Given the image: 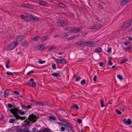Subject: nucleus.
I'll list each match as a JSON object with an SVG mask.
<instances>
[{
  "instance_id": "nucleus-14",
  "label": "nucleus",
  "mask_w": 132,
  "mask_h": 132,
  "mask_svg": "<svg viewBox=\"0 0 132 132\" xmlns=\"http://www.w3.org/2000/svg\"><path fill=\"white\" fill-rule=\"evenodd\" d=\"M84 43V42L83 41L81 40L79 42H78L76 43H75V44L76 45H81L82 44H83Z\"/></svg>"
},
{
  "instance_id": "nucleus-42",
  "label": "nucleus",
  "mask_w": 132,
  "mask_h": 132,
  "mask_svg": "<svg viewBox=\"0 0 132 132\" xmlns=\"http://www.w3.org/2000/svg\"><path fill=\"white\" fill-rule=\"evenodd\" d=\"M97 78V77L95 75L93 77V80L94 81H96V79Z\"/></svg>"
},
{
  "instance_id": "nucleus-17",
  "label": "nucleus",
  "mask_w": 132,
  "mask_h": 132,
  "mask_svg": "<svg viewBox=\"0 0 132 132\" xmlns=\"http://www.w3.org/2000/svg\"><path fill=\"white\" fill-rule=\"evenodd\" d=\"M56 119V118L53 116H50L49 117V120L50 121L54 120Z\"/></svg>"
},
{
  "instance_id": "nucleus-44",
  "label": "nucleus",
  "mask_w": 132,
  "mask_h": 132,
  "mask_svg": "<svg viewBox=\"0 0 132 132\" xmlns=\"http://www.w3.org/2000/svg\"><path fill=\"white\" fill-rule=\"evenodd\" d=\"M81 79V78L80 77H77L76 79V81H79V80H80V79Z\"/></svg>"
},
{
  "instance_id": "nucleus-37",
  "label": "nucleus",
  "mask_w": 132,
  "mask_h": 132,
  "mask_svg": "<svg viewBox=\"0 0 132 132\" xmlns=\"http://www.w3.org/2000/svg\"><path fill=\"white\" fill-rule=\"evenodd\" d=\"M56 48V47L55 46H53L52 47H50L48 48V50L49 51L51 50L52 49H55Z\"/></svg>"
},
{
  "instance_id": "nucleus-20",
  "label": "nucleus",
  "mask_w": 132,
  "mask_h": 132,
  "mask_svg": "<svg viewBox=\"0 0 132 132\" xmlns=\"http://www.w3.org/2000/svg\"><path fill=\"white\" fill-rule=\"evenodd\" d=\"M58 5L60 7H61L62 8H65L66 7V6L64 4L62 3H59Z\"/></svg>"
},
{
  "instance_id": "nucleus-30",
  "label": "nucleus",
  "mask_w": 132,
  "mask_h": 132,
  "mask_svg": "<svg viewBox=\"0 0 132 132\" xmlns=\"http://www.w3.org/2000/svg\"><path fill=\"white\" fill-rule=\"evenodd\" d=\"M127 59H125L123 60L120 62V64H121L122 63H123L125 62H126L127 61Z\"/></svg>"
},
{
  "instance_id": "nucleus-54",
  "label": "nucleus",
  "mask_w": 132,
  "mask_h": 132,
  "mask_svg": "<svg viewBox=\"0 0 132 132\" xmlns=\"http://www.w3.org/2000/svg\"><path fill=\"white\" fill-rule=\"evenodd\" d=\"M100 66L101 67H103V64L102 62H101L99 64Z\"/></svg>"
},
{
  "instance_id": "nucleus-33",
  "label": "nucleus",
  "mask_w": 132,
  "mask_h": 132,
  "mask_svg": "<svg viewBox=\"0 0 132 132\" xmlns=\"http://www.w3.org/2000/svg\"><path fill=\"white\" fill-rule=\"evenodd\" d=\"M15 120V119L11 118L9 120V122L11 123H13L14 121Z\"/></svg>"
},
{
  "instance_id": "nucleus-12",
  "label": "nucleus",
  "mask_w": 132,
  "mask_h": 132,
  "mask_svg": "<svg viewBox=\"0 0 132 132\" xmlns=\"http://www.w3.org/2000/svg\"><path fill=\"white\" fill-rule=\"evenodd\" d=\"M39 132H52L50 129L47 128H45L44 130H41Z\"/></svg>"
},
{
  "instance_id": "nucleus-21",
  "label": "nucleus",
  "mask_w": 132,
  "mask_h": 132,
  "mask_svg": "<svg viewBox=\"0 0 132 132\" xmlns=\"http://www.w3.org/2000/svg\"><path fill=\"white\" fill-rule=\"evenodd\" d=\"M9 93V92L8 90H6L4 91V96L6 97L8 95Z\"/></svg>"
},
{
  "instance_id": "nucleus-16",
  "label": "nucleus",
  "mask_w": 132,
  "mask_h": 132,
  "mask_svg": "<svg viewBox=\"0 0 132 132\" xmlns=\"http://www.w3.org/2000/svg\"><path fill=\"white\" fill-rule=\"evenodd\" d=\"M39 38V36H36L34 37L31 40V42L32 43H33L35 42V41H36Z\"/></svg>"
},
{
  "instance_id": "nucleus-56",
  "label": "nucleus",
  "mask_w": 132,
  "mask_h": 132,
  "mask_svg": "<svg viewBox=\"0 0 132 132\" xmlns=\"http://www.w3.org/2000/svg\"><path fill=\"white\" fill-rule=\"evenodd\" d=\"M24 132H30V131H29L27 128H25L24 130Z\"/></svg>"
},
{
  "instance_id": "nucleus-15",
  "label": "nucleus",
  "mask_w": 132,
  "mask_h": 132,
  "mask_svg": "<svg viewBox=\"0 0 132 132\" xmlns=\"http://www.w3.org/2000/svg\"><path fill=\"white\" fill-rule=\"evenodd\" d=\"M30 16L32 19L36 21H38L39 20V19L37 17L35 16L33 14H31L30 15Z\"/></svg>"
},
{
  "instance_id": "nucleus-39",
  "label": "nucleus",
  "mask_w": 132,
  "mask_h": 132,
  "mask_svg": "<svg viewBox=\"0 0 132 132\" xmlns=\"http://www.w3.org/2000/svg\"><path fill=\"white\" fill-rule=\"evenodd\" d=\"M73 107L76 108L77 110L79 109V107L78 105L76 104L73 105Z\"/></svg>"
},
{
  "instance_id": "nucleus-48",
  "label": "nucleus",
  "mask_w": 132,
  "mask_h": 132,
  "mask_svg": "<svg viewBox=\"0 0 132 132\" xmlns=\"http://www.w3.org/2000/svg\"><path fill=\"white\" fill-rule=\"evenodd\" d=\"M129 24H130V25L132 24V19L129 20L128 22Z\"/></svg>"
},
{
  "instance_id": "nucleus-9",
  "label": "nucleus",
  "mask_w": 132,
  "mask_h": 132,
  "mask_svg": "<svg viewBox=\"0 0 132 132\" xmlns=\"http://www.w3.org/2000/svg\"><path fill=\"white\" fill-rule=\"evenodd\" d=\"M123 123L126 125H130L131 124V121L129 119H124L123 120Z\"/></svg>"
},
{
  "instance_id": "nucleus-19",
  "label": "nucleus",
  "mask_w": 132,
  "mask_h": 132,
  "mask_svg": "<svg viewBox=\"0 0 132 132\" xmlns=\"http://www.w3.org/2000/svg\"><path fill=\"white\" fill-rule=\"evenodd\" d=\"M102 49L101 48H97L95 50V52L97 53H100Z\"/></svg>"
},
{
  "instance_id": "nucleus-35",
  "label": "nucleus",
  "mask_w": 132,
  "mask_h": 132,
  "mask_svg": "<svg viewBox=\"0 0 132 132\" xmlns=\"http://www.w3.org/2000/svg\"><path fill=\"white\" fill-rule=\"evenodd\" d=\"M126 108V106L124 105H123L121 106V109L122 111H124L125 109Z\"/></svg>"
},
{
  "instance_id": "nucleus-10",
  "label": "nucleus",
  "mask_w": 132,
  "mask_h": 132,
  "mask_svg": "<svg viewBox=\"0 0 132 132\" xmlns=\"http://www.w3.org/2000/svg\"><path fill=\"white\" fill-rule=\"evenodd\" d=\"M21 16L23 20H25L29 21L30 20L29 17L28 16H26L23 15H21Z\"/></svg>"
},
{
  "instance_id": "nucleus-40",
  "label": "nucleus",
  "mask_w": 132,
  "mask_h": 132,
  "mask_svg": "<svg viewBox=\"0 0 132 132\" xmlns=\"http://www.w3.org/2000/svg\"><path fill=\"white\" fill-rule=\"evenodd\" d=\"M107 52L109 53H110L111 52V48L110 47L107 50Z\"/></svg>"
},
{
  "instance_id": "nucleus-41",
  "label": "nucleus",
  "mask_w": 132,
  "mask_h": 132,
  "mask_svg": "<svg viewBox=\"0 0 132 132\" xmlns=\"http://www.w3.org/2000/svg\"><path fill=\"white\" fill-rule=\"evenodd\" d=\"M93 42L92 41H89L88 42H86V43L88 44H93Z\"/></svg>"
},
{
  "instance_id": "nucleus-55",
  "label": "nucleus",
  "mask_w": 132,
  "mask_h": 132,
  "mask_svg": "<svg viewBox=\"0 0 132 132\" xmlns=\"http://www.w3.org/2000/svg\"><path fill=\"white\" fill-rule=\"evenodd\" d=\"M130 43V42H125L124 43V44L125 45H129Z\"/></svg>"
},
{
  "instance_id": "nucleus-13",
  "label": "nucleus",
  "mask_w": 132,
  "mask_h": 132,
  "mask_svg": "<svg viewBox=\"0 0 132 132\" xmlns=\"http://www.w3.org/2000/svg\"><path fill=\"white\" fill-rule=\"evenodd\" d=\"M129 0H122L121 3V5H125L129 1Z\"/></svg>"
},
{
  "instance_id": "nucleus-5",
  "label": "nucleus",
  "mask_w": 132,
  "mask_h": 132,
  "mask_svg": "<svg viewBox=\"0 0 132 132\" xmlns=\"http://www.w3.org/2000/svg\"><path fill=\"white\" fill-rule=\"evenodd\" d=\"M56 61L58 63L61 64L65 63L67 61V60L65 58H62L61 59H56Z\"/></svg>"
},
{
  "instance_id": "nucleus-6",
  "label": "nucleus",
  "mask_w": 132,
  "mask_h": 132,
  "mask_svg": "<svg viewBox=\"0 0 132 132\" xmlns=\"http://www.w3.org/2000/svg\"><path fill=\"white\" fill-rule=\"evenodd\" d=\"M130 26V24H129L128 22L125 23L123 24L122 29L123 30H125Z\"/></svg>"
},
{
  "instance_id": "nucleus-26",
  "label": "nucleus",
  "mask_w": 132,
  "mask_h": 132,
  "mask_svg": "<svg viewBox=\"0 0 132 132\" xmlns=\"http://www.w3.org/2000/svg\"><path fill=\"white\" fill-rule=\"evenodd\" d=\"M13 73L12 72H11L10 71H7V72L6 74L10 76V75H14V73Z\"/></svg>"
},
{
  "instance_id": "nucleus-23",
  "label": "nucleus",
  "mask_w": 132,
  "mask_h": 132,
  "mask_svg": "<svg viewBox=\"0 0 132 132\" xmlns=\"http://www.w3.org/2000/svg\"><path fill=\"white\" fill-rule=\"evenodd\" d=\"M76 36H72L68 38V39L69 40H71L76 38Z\"/></svg>"
},
{
  "instance_id": "nucleus-1",
  "label": "nucleus",
  "mask_w": 132,
  "mask_h": 132,
  "mask_svg": "<svg viewBox=\"0 0 132 132\" xmlns=\"http://www.w3.org/2000/svg\"><path fill=\"white\" fill-rule=\"evenodd\" d=\"M10 111L11 113L14 115L17 119L24 120L25 119L24 117L20 116L18 115L17 113H18L21 115H23L25 113L24 112L20 110H18L17 108L12 109L10 110Z\"/></svg>"
},
{
  "instance_id": "nucleus-49",
  "label": "nucleus",
  "mask_w": 132,
  "mask_h": 132,
  "mask_svg": "<svg viewBox=\"0 0 132 132\" xmlns=\"http://www.w3.org/2000/svg\"><path fill=\"white\" fill-rule=\"evenodd\" d=\"M96 26L94 25L92 27H91L89 28V29H95L96 28Z\"/></svg>"
},
{
  "instance_id": "nucleus-64",
  "label": "nucleus",
  "mask_w": 132,
  "mask_h": 132,
  "mask_svg": "<svg viewBox=\"0 0 132 132\" xmlns=\"http://www.w3.org/2000/svg\"><path fill=\"white\" fill-rule=\"evenodd\" d=\"M131 48H132V47L131 46H129L127 47V49H131Z\"/></svg>"
},
{
  "instance_id": "nucleus-59",
  "label": "nucleus",
  "mask_w": 132,
  "mask_h": 132,
  "mask_svg": "<svg viewBox=\"0 0 132 132\" xmlns=\"http://www.w3.org/2000/svg\"><path fill=\"white\" fill-rule=\"evenodd\" d=\"M9 64H6L5 67L7 69H8L9 68V67L8 65Z\"/></svg>"
},
{
  "instance_id": "nucleus-28",
  "label": "nucleus",
  "mask_w": 132,
  "mask_h": 132,
  "mask_svg": "<svg viewBox=\"0 0 132 132\" xmlns=\"http://www.w3.org/2000/svg\"><path fill=\"white\" fill-rule=\"evenodd\" d=\"M39 4L40 5H46V3L42 1H40L39 2Z\"/></svg>"
},
{
  "instance_id": "nucleus-38",
  "label": "nucleus",
  "mask_w": 132,
  "mask_h": 132,
  "mask_svg": "<svg viewBox=\"0 0 132 132\" xmlns=\"http://www.w3.org/2000/svg\"><path fill=\"white\" fill-rule=\"evenodd\" d=\"M77 122L79 123H82V120L80 119H78L77 120Z\"/></svg>"
},
{
  "instance_id": "nucleus-52",
  "label": "nucleus",
  "mask_w": 132,
  "mask_h": 132,
  "mask_svg": "<svg viewBox=\"0 0 132 132\" xmlns=\"http://www.w3.org/2000/svg\"><path fill=\"white\" fill-rule=\"evenodd\" d=\"M116 111L117 113L119 114H120L121 113V112L117 110H116Z\"/></svg>"
},
{
  "instance_id": "nucleus-18",
  "label": "nucleus",
  "mask_w": 132,
  "mask_h": 132,
  "mask_svg": "<svg viewBox=\"0 0 132 132\" xmlns=\"http://www.w3.org/2000/svg\"><path fill=\"white\" fill-rule=\"evenodd\" d=\"M61 36L62 37H67L68 36V34L65 33H63L61 34Z\"/></svg>"
},
{
  "instance_id": "nucleus-46",
  "label": "nucleus",
  "mask_w": 132,
  "mask_h": 132,
  "mask_svg": "<svg viewBox=\"0 0 132 132\" xmlns=\"http://www.w3.org/2000/svg\"><path fill=\"white\" fill-rule=\"evenodd\" d=\"M34 72V70H31L30 71H29L27 73V74L28 75H30L31 73H32Z\"/></svg>"
},
{
  "instance_id": "nucleus-11",
  "label": "nucleus",
  "mask_w": 132,
  "mask_h": 132,
  "mask_svg": "<svg viewBox=\"0 0 132 132\" xmlns=\"http://www.w3.org/2000/svg\"><path fill=\"white\" fill-rule=\"evenodd\" d=\"M44 47V45H38L36 47V49L40 50L43 49Z\"/></svg>"
},
{
  "instance_id": "nucleus-8",
  "label": "nucleus",
  "mask_w": 132,
  "mask_h": 132,
  "mask_svg": "<svg viewBox=\"0 0 132 132\" xmlns=\"http://www.w3.org/2000/svg\"><path fill=\"white\" fill-rule=\"evenodd\" d=\"M67 129V131L68 132H72L73 131V128L71 124L68 125Z\"/></svg>"
},
{
  "instance_id": "nucleus-4",
  "label": "nucleus",
  "mask_w": 132,
  "mask_h": 132,
  "mask_svg": "<svg viewBox=\"0 0 132 132\" xmlns=\"http://www.w3.org/2000/svg\"><path fill=\"white\" fill-rule=\"evenodd\" d=\"M24 38V36L23 35H20L18 36L16 38L17 41L16 42L18 44L22 41Z\"/></svg>"
},
{
  "instance_id": "nucleus-29",
  "label": "nucleus",
  "mask_w": 132,
  "mask_h": 132,
  "mask_svg": "<svg viewBox=\"0 0 132 132\" xmlns=\"http://www.w3.org/2000/svg\"><path fill=\"white\" fill-rule=\"evenodd\" d=\"M117 78L120 80H121L123 79V78L120 75L118 74L117 75Z\"/></svg>"
},
{
  "instance_id": "nucleus-51",
  "label": "nucleus",
  "mask_w": 132,
  "mask_h": 132,
  "mask_svg": "<svg viewBox=\"0 0 132 132\" xmlns=\"http://www.w3.org/2000/svg\"><path fill=\"white\" fill-rule=\"evenodd\" d=\"M40 106H43L44 105V104L43 103L40 102L38 104Z\"/></svg>"
},
{
  "instance_id": "nucleus-61",
  "label": "nucleus",
  "mask_w": 132,
  "mask_h": 132,
  "mask_svg": "<svg viewBox=\"0 0 132 132\" xmlns=\"http://www.w3.org/2000/svg\"><path fill=\"white\" fill-rule=\"evenodd\" d=\"M132 31V28H130L128 30V32H130Z\"/></svg>"
},
{
  "instance_id": "nucleus-24",
  "label": "nucleus",
  "mask_w": 132,
  "mask_h": 132,
  "mask_svg": "<svg viewBox=\"0 0 132 132\" xmlns=\"http://www.w3.org/2000/svg\"><path fill=\"white\" fill-rule=\"evenodd\" d=\"M47 38V36H46L42 37L41 38V40L42 42H44L45 40H46Z\"/></svg>"
},
{
  "instance_id": "nucleus-31",
  "label": "nucleus",
  "mask_w": 132,
  "mask_h": 132,
  "mask_svg": "<svg viewBox=\"0 0 132 132\" xmlns=\"http://www.w3.org/2000/svg\"><path fill=\"white\" fill-rule=\"evenodd\" d=\"M100 102L101 104V107H103L104 106V101L102 100H100Z\"/></svg>"
},
{
  "instance_id": "nucleus-7",
  "label": "nucleus",
  "mask_w": 132,
  "mask_h": 132,
  "mask_svg": "<svg viewBox=\"0 0 132 132\" xmlns=\"http://www.w3.org/2000/svg\"><path fill=\"white\" fill-rule=\"evenodd\" d=\"M29 83L30 85L34 87H35L36 86L35 83L34 81V79L33 78H31L30 79V81L29 82Z\"/></svg>"
},
{
  "instance_id": "nucleus-2",
  "label": "nucleus",
  "mask_w": 132,
  "mask_h": 132,
  "mask_svg": "<svg viewBox=\"0 0 132 132\" xmlns=\"http://www.w3.org/2000/svg\"><path fill=\"white\" fill-rule=\"evenodd\" d=\"M37 118H38V117H36L35 115H30L28 119H27L25 121V125L27 126L30 125V122L31 121V122H35L36 121V120L37 119Z\"/></svg>"
},
{
  "instance_id": "nucleus-57",
  "label": "nucleus",
  "mask_w": 132,
  "mask_h": 132,
  "mask_svg": "<svg viewBox=\"0 0 132 132\" xmlns=\"http://www.w3.org/2000/svg\"><path fill=\"white\" fill-rule=\"evenodd\" d=\"M70 125V124H68V123H65L63 124V126L67 127H68V125Z\"/></svg>"
},
{
  "instance_id": "nucleus-36",
  "label": "nucleus",
  "mask_w": 132,
  "mask_h": 132,
  "mask_svg": "<svg viewBox=\"0 0 132 132\" xmlns=\"http://www.w3.org/2000/svg\"><path fill=\"white\" fill-rule=\"evenodd\" d=\"M38 62L39 63L41 64H42L43 63H44L45 62V61H42L41 60H38Z\"/></svg>"
},
{
  "instance_id": "nucleus-50",
  "label": "nucleus",
  "mask_w": 132,
  "mask_h": 132,
  "mask_svg": "<svg viewBox=\"0 0 132 132\" xmlns=\"http://www.w3.org/2000/svg\"><path fill=\"white\" fill-rule=\"evenodd\" d=\"M108 64L109 65H112V63L111 61H109Z\"/></svg>"
},
{
  "instance_id": "nucleus-62",
  "label": "nucleus",
  "mask_w": 132,
  "mask_h": 132,
  "mask_svg": "<svg viewBox=\"0 0 132 132\" xmlns=\"http://www.w3.org/2000/svg\"><path fill=\"white\" fill-rule=\"evenodd\" d=\"M59 125L62 127L63 126V123H59Z\"/></svg>"
},
{
  "instance_id": "nucleus-43",
  "label": "nucleus",
  "mask_w": 132,
  "mask_h": 132,
  "mask_svg": "<svg viewBox=\"0 0 132 132\" xmlns=\"http://www.w3.org/2000/svg\"><path fill=\"white\" fill-rule=\"evenodd\" d=\"M85 82V80H84L81 81V83L82 85H83Z\"/></svg>"
},
{
  "instance_id": "nucleus-22",
  "label": "nucleus",
  "mask_w": 132,
  "mask_h": 132,
  "mask_svg": "<svg viewBox=\"0 0 132 132\" xmlns=\"http://www.w3.org/2000/svg\"><path fill=\"white\" fill-rule=\"evenodd\" d=\"M81 29V27H80L76 29H74V30H73V32H77L80 31Z\"/></svg>"
},
{
  "instance_id": "nucleus-60",
  "label": "nucleus",
  "mask_w": 132,
  "mask_h": 132,
  "mask_svg": "<svg viewBox=\"0 0 132 132\" xmlns=\"http://www.w3.org/2000/svg\"><path fill=\"white\" fill-rule=\"evenodd\" d=\"M54 29H52L50 31V32H49L50 33H52L53 31H54Z\"/></svg>"
},
{
  "instance_id": "nucleus-3",
  "label": "nucleus",
  "mask_w": 132,
  "mask_h": 132,
  "mask_svg": "<svg viewBox=\"0 0 132 132\" xmlns=\"http://www.w3.org/2000/svg\"><path fill=\"white\" fill-rule=\"evenodd\" d=\"M18 45L17 43L16 42H13L11 43L8 46L7 50L9 51L13 50Z\"/></svg>"
},
{
  "instance_id": "nucleus-32",
  "label": "nucleus",
  "mask_w": 132,
  "mask_h": 132,
  "mask_svg": "<svg viewBox=\"0 0 132 132\" xmlns=\"http://www.w3.org/2000/svg\"><path fill=\"white\" fill-rule=\"evenodd\" d=\"M52 68L53 69H55L56 68V65L55 63H53L52 65Z\"/></svg>"
},
{
  "instance_id": "nucleus-47",
  "label": "nucleus",
  "mask_w": 132,
  "mask_h": 132,
  "mask_svg": "<svg viewBox=\"0 0 132 132\" xmlns=\"http://www.w3.org/2000/svg\"><path fill=\"white\" fill-rule=\"evenodd\" d=\"M65 128L63 126L61 127V130L63 131H64L65 130Z\"/></svg>"
},
{
  "instance_id": "nucleus-34",
  "label": "nucleus",
  "mask_w": 132,
  "mask_h": 132,
  "mask_svg": "<svg viewBox=\"0 0 132 132\" xmlns=\"http://www.w3.org/2000/svg\"><path fill=\"white\" fill-rule=\"evenodd\" d=\"M14 93L17 95V97H20V95L19 94V92L17 91H15L14 92Z\"/></svg>"
},
{
  "instance_id": "nucleus-53",
  "label": "nucleus",
  "mask_w": 132,
  "mask_h": 132,
  "mask_svg": "<svg viewBox=\"0 0 132 132\" xmlns=\"http://www.w3.org/2000/svg\"><path fill=\"white\" fill-rule=\"evenodd\" d=\"M8 106L10 108H11L12 107V105L10 104H8Z\"/></svg>"
},
{
  "instance_id": "nucleus-58",
  "label": "nucleus",
  "mask_w": 132,
  "mask_h": 132,
  "mask_svg": "<svg viewBox=\"0 0 132 132\" xmlns=\"http://www.w3.org/2000/svg\"><path fill=\"white\" fill-rule=\"evenodd\" d=\"M10 62V60H8L6 62V64H9Z\"/></svg>"
},
{
  "instance_id": "nucleus-27",
  "label": "nucleus",
  "mask_w": 132,
  "mask_h": 132,
  "mask_svg": "<svg viewBox=\"0 0 132 132\" xmlns=\"http://www.w3.org/2000/svg\"><path fill=\"white\" fill-rule=\"evenodd\" d=\"M22 6L23 7H30V5L27 4H23L22 5Z\"/></svg>"
},
{
  "instance_id": "nucleus-45",
  "label": "nucleus",
  "mask_w": 132,
  "mask_h": 132,
  "mask_svg": "<svg viewBox=\"0 0 132 132\" xmlns=\"http://www.w3.org/2000/svg\"><path fill=\"white\" fill-rule=\"evenodd\" d=\"M23 108L24 109H26L27 108V109H30V106H24L23 107Z\"/></svg>"
},
{
  "instance_id": "nucleus-25",
  "label": "nucleus",
  "mask_w": 132,
  "mask_h": 132,
  "mask_svg": "<svg viewBox=\"0 0 132 132\" xmlns=\"http://www.w3.org/2000/svg\"><path fill=\"white\" fill-rule=\"evenodd\" d=\"M52 76L56 77L59 76L60 75L58 73H53L52 74Z\"/></svg>"
},
{
  "instance_id": "nucleus-63",
  "label": "nucleus",
  "mask_w": 132,
  "mask_h": 132,
  "mask_svg": "<svg viewBox=\"0 0 132 132\" xmlns=\"http://www.w3.org/2000/svg\"><path fill=\"white\" fill-rule=\"evenodd\" d=\"M4 117L3 115H2L1 118V120H2V119H3L4 118Z\"/></svg>"
}]
</instances>
